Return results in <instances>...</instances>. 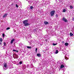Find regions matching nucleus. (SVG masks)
<instances>
[{
  "label": "nucleus",
  "mask_w": 74,
  "mask_h": 74,
  "mask_svg": "<svg viewBox=\"0 0 74 74\" xmlns=\"http://www.w3.org/2000/svg\"><path fill=\"white\" fill-rule=\"evenodd\" d=\"M27 68H30V65H29V64H27Z\"/></svg>",
  "instance_id": "obj_15"
},
{
  "label": "nucleus",
  "mask_w": 74,
  "mask_h": 74,
  "mask_svg": "<svg viewBox=\"0 0 74 74\" xmlns=\"http://www.w3.org/2000/svg\"><path fill=\"white\" fill-rule=\"evenodd\" d=\"M16 6L17 8L19 7V6H18L17 4H16Z\"/></svg>",
  "instance_id": "obj_29"
},
{
  "label": "nucleus",
  "mask_w": 74,
  "mask_h": 74,
  "mask_svg": "<svg viewBox=\"0 0 74 74\" xmlns=\"http://www.w3.org/2000/svg\"><path fill=\"white\" fill-rule=\"evenodd\" d=\"M39 12L40 13V14H41L42 13V11H40Z\"/></svg>",
  "instance_id": "obj_33"
},
{
  "label": "nucleus",
  "mask_w": 74,
  "mask_h": 74,
  "mask_svg": "<svg viewBox=\"0 0 74 74\" xmlns=\"http://www.w3.org/2000/svg\"><path fill=\"white\" fill-rule=\"evenodd\" d=\"M23 69H25L26 68V66L24 64L23 65Z\"/></svg>",
  "instance_id": "obj_8"
},
{
  "label": "nucleus",
  "mask_w": 74,
  "mask_h": 74,
  "mask_svg": "<svg viewBox=\"0 0 74 74\" xmlns=\"http://www.w3.org/2000/svg\"><path fill=\"white\" fill-rule=\"evenodd\" d=\"M19 64H22V61H20L19 62Z\"/></svg>",
  "instance_id": "obj_21"
},
{
  "label": "nucleus",
  "mask_w": 74,
  "mask_h": 74,
  "mask_svg": "<svg viewBox=\"0 0 74 74\" xmlns=\"http://www.w3.org/2000/svg\"><path fill=\"white\" fill-rule=\"evenodd\" d=\"M26 1H28V3H29V4H31V3H32V1H31L30 0H26Z\"/></svg>",
  "instance_id": "obj_7"
},
{
  "label": "nucleus",
  "mask_w": 74,
  "mask_h": 74,
  "mask_svg": "<svg viewBox=\"0 0 74 74\" xmlns=\"http://www.w3.org/2000/svg\"><path fill=\"white\" fill-rule=\"evenodd\" d=\"M9 29H10V27H8L6 28V30H9Z\"/></svg>",
  "instance_id": "obj_28"
},
{
  "label": "nucleus",
  "mask_w": 74,
  "mask_h": 74,
  "mask_svg": "<svg viewBox=\"0 0 74 74\" xmlns=\"http://www.w3.org/2000/svg\"><path fill=\"white\" fill-rule=\"evenodd\" d=\"M70 8H71V9H73V6L70 5Z\"/></svg>",
  "instance_id": "obj_16"
},
{
  "label": "nucleus",
  "mask_w": 74,
  "mask_h": 74,
  "mask_svg": "<svg viewBox=\"0 0 74 74\" xmlns=\"http://www.w3.org/2000/svg\"><path fill=\"white\" fill-rule=\"evenodd\" d=\"M16 52H18V51L16 50Z\"/></svg>",
  "instance_id": "obj_35"
},
{
  "label": "nucleus",
  "mask_w": 74,
  "mask_h": 74,
  "mask_svg": "<svg viewBox=\"0 0 74 74\" xmlns=\"http://www.w3.org/2000/svg\"><path fill=\"white\" fill-rule=\"evenodd\" d=\"M66 11V10L65 9H64L63 11V12H65Z\"/></svg>",
  "instance_id": "obj_23"
},
{
  "label": "nucleus",
  "mask_w": 74,
  "mask_h": 74,
  "mask_svg": "<svg viewBox=\"0 0 74 74\" xmlns=\"http://www.w3.org/2000/svg\"><path fill=\"white\" fill-rule=\"evenodd\" d=\"M14 41H15L14 39H13L10 42L11 44H12Z\"/></svg>",
  "instance_id": "obj_9"
},
{
  "label": "nucleus",
  "mask_w": 74,
  "mask_h": 74,
  "mask_svg": "<svg viewBox=\"0 0 74 74\" xmlns=\"http://www.w3.org/2000/svg\"><path fill=\"white\" fill-rule=\"evenodd\" d=\"M70 36H73V34L72 33H70Z\"/></svg>",
  "instance_id": "obj_22"
},
{
  "label": "nucleus",
  "mask_w": 74,
  "mask_h": 74,
  "mask_svg": "<svg viewBox=\"0 0 74 74\" xmlns=\"http://www.w3.org/2000/svg\"><path fill=\"white\" fill-rule=\"evenodd\" d=\"M55 11L53 10L51 11L50 12V14L51 15V16H53L54 15V14L55 13Z\"/></svg>",
  "instance_id": "obj_4"
},
{
  "label": "nucleus",
  "mask_w": 74,
  "mask_h": 74,
  "mask_svg": "<svg viewBox=\"0 0 74 74\" xmlns=\"http://www.w3.org/2000/svg\"><path fill=\"white\" fill-rule=\"evenodd\" d=\"M44 23L45 24V25H48V22L47 21H45L44 22Z\"/></svg>",
  "instance_id": "obj_14"
},
{
  "label": "nucleus",
  "mask_w": 74,
  "mask_h": 74,
  "mask_svg": "<svg viewBox=\"0 0 74 74\" xmlns=\"http://www.w3.org/2000/svg\"><path fill=\"white\" fill-rule=\"evenodd\" d=\"M62 20L63 21L65 22H67V19L64 18H63Z\"/></svg>",
  "instance_id": "obj_5"
},
{
  "label": "nucleus",
  "mask_w": 74,
  "mask_h": 74,
  "mask_svg": "<svg viewBox=\"0 0 74 74\" xmlns=\"http://www.w3.org/2000/svg\"><path fill=\"white\" fill-rule=\"evenodd\" d=\"M1 44H2V43L1 42H0V45H1Z\"/></svg>",
  "instance_id": "obj_34"
},
{
  "label": "nucleus",
  "mask_w": 74,
  "mask_h": 74,
  "mask_svg": "<svg viewBox=\"0 0 74 74\" xmlns=\"http://www.w3.org/2000/svg\"><path fill=\"white\" fill-rule=\"evenodd\" d=\"M5 45H6V43L5 42H4V46L5 47Z\"/></svg>",
  "instance_id": "obj_24"
},
{
  "label": "nucleus",
  "mask_w": 74,
  "mask_h": 74,
  "mask_svg": "<svg viewBox=\"0 0 74 74\" xmlns=\"http://www.w3.org/2000/svg\"><path fill=\"white\" fill-rule=\"evenodd\" d=\"M27 48H28L29 49H32V47L30 46H27Z\"/></svg>",
  "instance_id": "obj_17"
},
{
  "label": "nucleus",
  "mask_w": 74,
  "mask_h": 74,
  "mask_svg": "<svg viewBox=\"0 0 74 74\" xmlns=\"http://www.w3.org/2000/svg\"><path fill=\"white\" fill-rule=\"evenodd\" d=\"M65 45L66 46H68V45H69V44H68L67 42H66L65 43Z\"/></svg>",
  "instance_id": "obj_18"
},
{
  "label": "nucleus",
  "mask_w": 74,
  "mask_h": 74,
  "mask_svg": "<svg viewBox=\"0 0 74 74\" xmlns=\"http://www.w3.org/2000/svg\"><path fill=\"white\" fill-rule=\"evenodd\" d=\"M30 67H31V68H33V64H31V66H30Z\"/></svg>",
  "instance_id": "obj_19"
},
{
  "label": "nucleus",
  "mask_w": 74,
  "mask_h": 74,
  "mask_svg": "<svg viewBox=\"0 0 74 74\" xmlns=\"http://www.w3.org/2000/svg\"><path fill=\"white\" fill-rule=\"evenodd\" d=\"M33 7L32 6H31L30 7V8L31 9H33Z\"/></svg>",
  "instance_id": "obj_27"
},
{
  "label": "nucleus",
  "mask_w": 74,
  "mask_h": 74,
  "mask_svg": "<svg viewBox=\"0 0 74 74\" xmlns=\"http://www.w3.org/2000/svg\"><path fill=\"white\" fill-rule=\"evenodd\" d=\"M23 23L25 26H28L29 25H30V24L28 23V20H27L23 21Z\"/></svg>",
  "instance_id": "obj_1"
},
{
  "label": "nucleus",
  "mask_w": 74,
  "mask_h": 74,
  "mask_svg": "<svg viewBox=\"0 0 74 74\" xmlns=\"http://www.w3.org/2000/svg\"><path fill=\"white\" fill-rule=\"evenodd\" d=\"M64 66L63 64L61 65L60 67V69H62V68H64Z\"/></svg>",
  "instance_id": "obj_10"
},
{
  "label": "nucleus",
  "mask_w": 74,
  "mask_h": 74,
  "mask_svg": "<svg viewBox=\"0 0 74 74\" xmlns=\"http://www.w3.org/2000/svg\"><path fill=\"white\" fill-rule=\"evenodd\" d=\"M59 53V51H58V50H56L55 52V54H57V53Z\"/></svg>",
  "instance_id": "obj_12"
},
{
  "label": "nucleus",
  "mask_w": 74,
  "mask_h": 74,
  "mask_svg": "<svg viewBox=\"0 0 74 74\" xmlns=\"http://www.w3.org/2000/svg\"><path fill=\"white\" fill-rule=\"evenodd\" d=\"M69 55L67 54H66L65 56V59L67 60H68L69 59Z\"/></svg>",
  "instance_id": "obj_3"
},
{
  "label": "nucleus",
  "mask_w": 74,
  "mask_h": 74,
  "mask_svg": "<svg viewBox=\"0 0 74 74\" xmlns=\"http://www.w3.org/2000/svg\"><path fill=\"white\" fill-rule=\"evenodd\" d=\"M3 69L4 70H7V63H4L3 64Z\"/></svg>",
  "instance_id": "obj_2"
},
{
  "label": "nucleus",
  "mask_w": 74,
  "mask_h": 74,
  "mask_svg": "<svg viewBox=\"0 0 74 74\" xmlns=\"http://www.w3.org/2000/svg\"><path fill=\"white\" fill-rule=\"evenodd\" d=\"M58 44V43H56V44H55L54 43H53V45H54V46H55V45H57Z\"/></svg>",
  "instance_id": "obj_20"
},
{
  "label": "nucleus",
  "mask_w": 74,
  "mask_h": 74,
  "mask_svg": "<svg viewBox=\"0 0 74 74\" xmlns=\"http://www.w3.org/2000/svg\"><path fill=\"white\" fill-rule=\"evenodd\" d=\"M13 51H14V52H16V50H15V49H13Z\"/></svg>",
  "instance_id": "obj_30"
},
{
  "label": "nucleus",
  "mask_w": 74,
  "mask_h": 74,
  "mask_svg": "<svg viewBox=\"0 0 74 74\" xmlns=\"http://www.w3.org/2000/svg\"><path fill=\"white\" fill-rule=\"evenodd\" d=\"M2 36H3V37H4V36H5V34H4V33L3 34Z\"/></svg>",
  "instance_id": "obj_25"
},
{
  "label": "nucleus",
  "mask_w": 74,
  "mask_h": 74,
  "mask_svg": "<svg viewBox=\"0 0 74 74\" xmlns=\"http://www.w3.org/2000/svg\"><path fill=\"white\" fill-rule=\"evenodd\" d=\"M35 51H36V52H37V48H36V49Z\"/></svg>",
  "instance_id": "obj_31"
},
{
  "label": "nucleus",
  "mask_w": 74,
  "mask_h": 74,
  "mask_svg": "<svg viewBox=\"0 0 74 74\" xmlns=\"http://www.w3.org/2000/svg\"><path fill=\"white\" fill-rule=\"evenodd\" d=\"M63 53H64V55L66 53H65V51H64Z\"/></svg>",
  "instance_id": "obj_32"
},
{
  "label": "nucleus",
  "mask_w": 74,
  "mask_h": 74,
  "mask_svg": "<svg viewBox=\"0 0 74 74\" xmlns=\"http://www.w3.org/2000/svg\"><path fill=\"white\" fill-rule=\"evenodd\" d=\"M16 57H18V55H16Z\"/></svg>",
  "instance_id": "obj_36"
},
{
  "label": "nucleus",
  "mask_w": 74,
  "mask_h": 74,
  "mask_svg": "<svg viewBox=\"0 0 74 74\" xmlns=\"http://www.w3.org/2000/svg\"><path fill=\"white\" fill-rule=\"evenodd\" d=\"M0 41H1V42H2V41H3V40L2 39V38H1L0 39Z\"/></svg>",
  "instance_id": "obj_26"
},
{
  "label": "nucleus",
  "mask_w": 74,
  "mask_h": 74,
  "mask_svg": "<svg viewBox=\"0 0 74 74\" xmlns=\"http://www.w3.org/2000/svg\"><path fill=\"white\" fill-rule=\"evenodd\" d=\"M38 2V1H35L34 3V5L35 6H36Z\"/></svg>",
  "instance_id": "obj_6"
},
{
  "label": "nucleus",
  "mask_w": 74,
  "mask_h": 74,
  "mask_svg": "<svg viewBox=\"0 0 74 74\" xmlns=\"http://www.w3.org/2000/svg\"><path fill=\"white\" fill-rule=\"evenodd\" d=\"M37 56L38 57H41V54L38 53L37 54Z\"/></svg>",
  "instance_id": "obj_13"
},
{
  "label": "nucleus",
  "mask_w": 74,
  "mask_h": 74,
  "mask_svg": "<svg viewBox=\"0 0 74 74\" xmlns=\"http://www.w3.org/2000/svg\"><path fill=\"white\" fill-rule=\"evenodd\" d=\"M8 15V14H5L3 16V18H5V17H6V16H7Z\"/></svg>",
  "instance_id": "obj_11"
},
{
  "label": "nucleus",
  "mask_w": 74,
  "mask_h": 74,
  "mask_svg": "<svg viewBox=\"0 0 74 74\" xmlns=\"http://www.w3.org/2000/svg\"><path fill=\"white\" fill-rule=\"evenodd\" d=\"M57 15V17H58V16L57 15V14H56Z\"/></svg>",
  "instance_id": "obj_37"
}]
</instances>
